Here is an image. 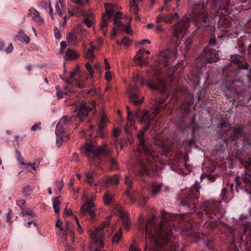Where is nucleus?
<instances>
[{
	"instance_id": "nucleus-1",
	"label": "nucleus",
	"mask_w": 251,
	"mask_h": 251,
	"mask_svg": "<svg viewBox=\"0 0 251 251\" xmlns=\"http://www.w3.org/2000/svg\"><path fill=\"white\" fill-rule=\"evenodd\" d=\"M126 109L127 119H133L135 117L139 120L141 125L145 126L137 134L139 142L137 151L140 153H142L145 156L146 162L144 161L140 162L141 174L142 175H147L150 169L152 168L151 166L153 161L161 162L163 160L164 157L167 156L169 151L168 139L165 136L164 133L157 134L154 138L156 151L151 150L145 141L144 132L153 122V118L147 111L141 112L140 109H137L135 113H133L130 110L128 106H126Z\"/></svg>"
},
{
	"instance_id": "nucleus-2",
	"label": "nucleus",
	"mask_w": 251,
	"mask_h": 251,
	"mask_svg": "<svg viewBox=\"0 0 251 251\" xmlns=\"http://www.w3.org/2000/svg\"><path fill=\"white\" fill-rule=\"evenodd\" d=\"M161 213L162 219L158 228L154 223L156 219L154 215L147 224L146 235L150 243L146 245L145 251L147 249L152 251H161L162 249L176 251L178 248V241L173 233V231L176 230L174 223L176 216L163 211Z\"/></svg>"
},
{
	"instance_id": "nucleus-3",
	"label": "nucleus",
	"mask_w": 251,
	"mask_h": 251,
	"mask_svg": "<svg viewBox=\"0 0 251 251\" xmlns=\"http://www.w3.org/2000/svg\"><path fill=\"white\" fill-rule=\"evenodd\" d=\"M209 0L211 5L210 15L212 16V20L210 19L206 12L207 2L201 0L192 9L196 26L198 28H209L211 34L215 30L214 23L216 22L220 28H229L231 25V19L226 17L225 14L230 13L228 9L230 0Z\"/></svg>"
},
{
	"instance_id": "nucleus-4",
	"label": "nucleus",
	"mask_w": 251,
	"mask_h": 251,
	"mask_svg": "<svg viewBox=\"0 0 251 251\" xmlns=\"http://www.w3.org/2000/svg\"><path fill=\"white\" fill-rule=\"evenodd\" d=\"M82 152L84 155L92 160L94 159L95 158H98L100 156H109V161L110 164L109 171L116 170L118 169L116 160L110 156L112 151L109 149H107L105 146H101L97 148L91 143H86L84 148L82 149Z\"/></svg>"
},
{
	"instance_id": "nucleus-5",
	"label": "nucleus",
	"mask_w": 251,
	"mask_h": 251,
	"mask_svg": "<svg viewBox=\"0 0 251 251\" xmlns=\"http://www.w3.org/2000/svg\"><path fill=\"white\" fill-rule=\"evenodd\" d=\"M200 188L199 183L196 181L191 188L184 190L181 195V199L179 204L185 207L190 213L196 211L199 203Z\"/></svg>"
},
{
	"instance_id": "nucleus-6",
	"label": "nucleus",
	"mask_w": 251,
	"mask_h": 251,
	"mask_svg": "<svg viewBox=\"0 0 251 251\" xmlns=\"http://www.w3.org/2000/svg\"><path fill=\"white\" fill-rule=\"evenodd\" d=\"M226 136L225 138L235 140L236 146L239 147L238 140L241 141L244 149H251V132L246 133L244 132V126L236 125L235 126H230L226 132Z\"/></svg>"
},
{
	"instance_id": "nucleus-7",
	"label": "nucleus",
	"mask_w": 251,
	"mask_h": 251,
	"mask_svg": "<svg viewBox=\"0 0 251 251\" xmlns=\"http://www.w3.org/2000/svg\"><path fill=\"white\" fill-rule=\"evenodd\" d=\"M133 82L134 83V85L132 87H130L128 91L129 95V99L131 102H132L134 105H140L143 102V98L141 97L139 95L138 88L137 87V84L139 83L140 84L143 85L144 83H146L148 87L151 89L153 88V86L150 82L147 81L144 82L142 78L138 74L133 76Z\"/></svg>"
},
{
	"instance_id": "nucleus-8",
	"label": "nucleus",
	"mask_w": 251,
	"mask_h": 251,
	"mask_svg": "<svg viewBox=\"0 0 251 251\" xmlns=\"http://www.w3.org/2000/svg\"><path fill=\"white\" fill-rule=\"evenodd\" d=\"M245 170L241 176L236 178L237 186H239L246 193L251 194V159L249 160L244 164Z\"/></svg>"
},
{
	"instance_id": "nucleus-9",
	"label": "nucleus",
	"mask_w": 251,
	"mask_h": 251,
	"mask_svg": "<svg viewBox=\"0 0 251 251\" xmlns=\"http://www.w3.org/2000/svg\"><path fill=\"white\" fill-rule=\"evenodd\" d=\"M203 211L201 214H204L207 217L212 219H220V217L217 215L223 214V209L221 206V201L214 200L205 201L203 204Z\"/></svg>"
},
{
	"instance_id": "nucleus-10",
	"label": "nucleus",
	"mask_w": 251,
	"mask_h": 251,
	"mask_svg": "<svg viewBox=\"0 0 251 251\" xmlns=\"http://www.w3.org/2000/svg\"><path fill=\"white\" fill-rule=\"evenodd\" d=\"M106 13L102 15V21L100 23V28L104 35L106 33L107 26L110 19L112 17L114 10L113 9H108V7L111 8V5L109 3L105 4Z\"/></svg>"
},
{
	"instance_id": "nucleus-11",
	"label": "nucleus",
	"mask_w": 251,
	"mask_h": 251,
	"mask_svg": "<svg viewBox=\"0 0 251 251\" xmlns=\"http://www.w3.org/2000/svg\"><path fill=\"white\" fill-rule=\"evenodd\" d=\"M200 58L209 63L215 62L219 59L218 54L216 50L208 48L204 50L200 55Z\"/></svg>"
},
{
	"instance_id": "nucleus-12",
	"label": "nucleus",
	"mask_w": 251,
	"mask_h": 251,
	"mask_svg": "<svg viewBox=\"0 0 251 251\" xmlns=\"http://www.w3.org/2000/svg\"><path fill=\"white\" fill-rule=\"evenodd\" d=\"M181 112V117L176 122V126L180 129L184 130L185 128L186 119L190 112L189 105H182L179 107Z\"/></svg>"
},
{
	"instance_id": "nucleus-13",
	"label": "nucleus",
	"mask_w": 251,
	"mask_h": 251,
	"mask_svg": "<svg viewBox=\"0 0 251 251\" xmlns=\"http://www.w3.org/2000/svg\"><path fill=\"white\" fill-rule=\"evenodd\" d=\"M190 19L184 17L182 20L175 24L173 29V35L177 37L179 33L185 31L188 27Z\"/></svg>"
},
{
	"instance_id": "nucleus-14",
	"label": "nucleus",
	"mask_w": 251,
	"mask_h": 251,
	"mask_svg": "<svg viewBox=\"0 0 251 251\" xmlns=\"http://www.w3.org/2000/svg\"><path fill=\"white\" fill-rule=\"evenodd\" d=\"M92 110V108L87 106L85 102H82L75 107V111L77 113L76 117L79 118V120L83 121L88 116L89 112Z\"/></svg>"
},
{
	"instance_id": "nucleus-15",
	"label": "nucleus",
	"mask_w": 251,
	"mask_h": 251,
	"mask_svg": "<svg viewBox=\"0 0 251 251\" xmlns=\"http://www.w3.org/2000/svg\"><path fill=\"white\" fill-rule=\"evenodd\" d=\"M94 207V203L93 202L87 201L80 209V216L83 217L89 215L91 220H93L96 215L95 211L93 209Z\"/></svg>"
},
{
	"instance_id": "nucleus-16",
	"label": "nucleus",
	"mask_w": 251,
	"mask_h": 251,
	"mask_svg": "<svg viewBox=\"0 0 251 251\" xmlns=\"http://www.w3.org/2000/svg\"><path fill=\"white\" fill-rule=\"evenodd\" d=\"M91 238L94 240L95 243L97 247L103 248L104 247V243L103 239L104 237V234L99 231L98 228L95 230L90 234Z\"/></svg>"
},
{
	"instance_id": "nucleus-17",
	"label": "nucleus",
	"mask_w": 251,
	"mask_h": 251,
	"mask_svg": "<svg viewBox=\"0 0 251 251\" xmlns=\"http://www.w3.org/2000/svg\"><path fill=\"white\" fill-rule=\"evenodd\" d=\"M125 183L127 186V188L125 193V195L129 198L131 203H133L135 201V199L133 198V194L130 192V189L132 188L133 184L131 178L127 176H126Z\"/></svg>"
},
{
	"instance_id": "nucleus-18",
	"label": "nucleus",
	"mask_w": 251,
	"mask_h": 251,
	"mask_svg": "<svg viewBox=\"0 0 251 251\" xmlns=\"http://www.w3.org/2000/svg\"><path fill=\"white\" fill-rule=\"evenodd\" d=\"M162 56L166 59L167 63L171 62L176 57L177 49L166 50L162 53Z\"/></svg>"
},
{
	"instance_id": "nucleus-19",
	"label": "nucleus",
	"mask_w": 251,
	"mask_h": 251,
	"mask_svg": "<svg viewBox=\"0 0 251 251\" xmlns=\"http://www.w3.org/2000/svg\"><path fill=\"white\" fill-rule=\"evenodd\" d=\"M118 212L120 214V219L122 221L124 228L128 230L130 228L128 213L124 212L122 209H119Z\"/></svg>"
},
{
	"instance_id": "nucleus-20",
	"label": "nucleus",
	"mask_w": 251,
	"mask_h": 251,
	"mask_svg": "<svg viewBox=\"0 0 251 251\" xmlns=\"http://www.w3.org/2000/svg\"><path fill=\"white\" fill-rule=\"evenodd\" d=\"M29 15L32 17V20L35 22L40 23L43 22V19L40 16L39 13L34 8H30L29 10Z\"/></svg>"
},
{
	"instance_id": "nucleus-21",
	"label": "nucleus",
	"mask_w": 251,
	"mask_h": 251,
	"mask_svg": "<svg viewBox=\"0 0 251 251\" xmlns=\"http://www.w3.org/2000/svg\"><path fill=\"white\" fill-rule=\"evenodd\" d=\"M104 183L108 185H117L119 183V179L117 175L113 176H105L103 179Z\"/></svg>"
},
{
	"instance_id": "nucleus-22",
	"label": "nucleus",
	"mask_w": 251,
	"mask_h": 251,
	"mask_svg": "<svg viewBox=\"0 0 251 251\" xmlns=\"http://www.w3.org/2000/svg\"><path fill=\"white\" fill-rule=\"evenodd\" d=\"M134 61L137 65L141 67L148 64L147 58H144L143 55H136L134 57Z\"/></svg>"
},
{
	"instance_id": "nucleus-23",
	"label": "nucleus",
	"mask_w": 251,
	"mask_h": 251,
	"mask_svg": "<svg viewBox=\"0 0 251 251\" xmlns=\"http://www.w3.org/2000/svg\"><path fill=\"white\" fill-rule=\"evenodd\" d=\"M134 124L135 122L133 120V119H127V124L125 126L124 130L125 133L127 134L130 135L131 132L129 130V128L133 127L134 128Z\"/></svg>"
},
{
	"instance_id": "nucleus-24",
	"label": "nucleus",
	"mask_w": 251,
	"mask_h": 251,
	"mask_svg": "<svg viewBox=\"0 0 251 251\" xmlns=\"http://www.w3.org/2000/svg\"><path fill=\"white\" fill-rule=\"evenodd\" d=\"M77 56V54L73 50L68 49L65 52V59L66 60L75 59Z\"/></svg>"
},
{
	"instance_id": "nucleus-25",
	"label": "nucleus",
	"mask_w": 251,
	"mask_h": 251,
	"mask_svg": "<svg viewBox=\"0 0 251 251\" xmlns=\"http://www.w3.org/2000/svg\"><path fill=\"white\" fill-rule=\"evenodd\" d=\"M162 186L161 183H153L151 186V192L153 196L157 195L160 191Z\"/></svg>"
},
{
	"instance_id": "nucleus-26",
	"label": "nucleus",
	"mask_w": 251,
	"mask_h": 251,
	"mask_svg": "<svg viewBox=\"0 0 251 251\" xmlns=\"http://www.w3.org/2000/svg\"><path fill=\"white\" fill-rule=\"evenodd\" d=\"M60 196L54 198L53 201V207L55 213L56 214H59L60 212L59 205L61 204V202L59 200Z\"/></svg>"
},
{
	"instance_id": "nucleus-27",
	"label": "nucleus",
	"mask_w": 251,
	"mask_h": 251,
	"mask_svg": "<svg viewBox=\"0 0 251 251\" xmlns=\"http://www.w3.org/2000/svg\"><path fill=\"white\" fill-rule=\"evenodd\" d=\"M177 16L176 13L170 15H163V21L166 23H171L176 17Z\"/></svg>"
},
{
	"instance_id": "nucleus-28",
	"label": "nucleus",
	"mask_w": 251,
	"mask_h": 251,
	"mask_svg": "<svg viewBox=\"0 0 251 251\" xmlns=\"http://www.w3.org/2000/svg\"><path fill=\"white\" fill-rule=\"evenodd\" d=\"M77 36L74 32H70L67 35V40L69 43L75 44Z\"/></svg>"
},
{
	"instance_id": "nucleus-29",
	"label": "nucleus",
	"mask_w": 251,
	"mask_h": 251,
	"mask_svg": "<svg viewBox=\"0 0 251 251\" xmlns=\"http://www.w3.org/2000/svg\"><path fill=\"white\" fill-rule=\"evenodd\" d=\"M105 124H106V122H105V120L103 119H101L100 123L99 124L98 130L97 132V133L99 135H101L103 134V129L104 128Z\"/></svg>"
},
{
	"instance_id": "nucleus-30",
	"label": "nucleus",
	"mask_w": 251,
	"mask_h": 251,
	"mask_svg": "<svg viewBox=\"0 0 251 251\" xmlns=\"http://www.w3.org/2000/svg\"><path fill=\"white\" fill-rule=\"evenodd\" d=\"M122 238V232L121 228H120L119 231L116 233L113 237L112 242L118 243L119 241Z\"/></svg>"
},
{
	"instance_id": "nucleus-31",
	"label": "nucleus",
	"mask_w": 251,
	"mask_h": 251,
	"mask_svg": "<svg viewBox=\"0 0 251 251\" xmlns=\"http://www.w3.org/2000/svg\"><path fill=\"white\" fill-rule=\"evenodd\" d=\"M85 176H86V181L90 184H92L94 182L93 179V174L89 172L85 173Z\"/></svg>"
},
{
	"instance_id": "nucleus-32",
	"label": "nucleus",
	"mask_w": 251,
	"mask_h": 251,
	"mask_svg": "<svg viewBox=\"0 0 251 251\" xmlns=\"http://www.w3.org/2000/svg\"><path fill=\"white\" fill-rule=\"evenodd\" d=\"M12 210L11 209H9L8 210L7 212L6 213V218H5V221L7 223H8L10 224V225L12 224V221L11 220V219L12 218Z\"/></svg>"
},
{
	"instance_id": "nucleus-33",
	"label": "nucleus",
	"mask_w": 251,
	"mask_h": 251,
	"mask_svg": "<svg viewBox=\"0 0 251 251\" xmlns=\"http://www.w3.org/2000/svg\"><path fill=\"white\" fill-rule=\"evenodd\" d=\"M16 154L17 156V159L20 163L22 165H25L24 161V158L22 155L21 152H20L17 149L16 150Z\"/></svg>"
},
{
	"instance_id": "nucleus-34",
	"label": "nucleus",
	"mask_w": 251,
	"mask_h": 251,
	"mask_svg": "<svg viewBox=\"0 0 251 251\" xmlns=\"http://www.w3.org/2000/svg\"><path fill=\"white\" fill-rule=\"evenodd\" d=\"M194 36L192 35L190 36L187 39H185L184 41V43L185 45V49H189L190 46L192 43L193 40Z\"/></svg>"
},
{
	"instance_id": "nucleus-35",
	"label": "nucleus",
	"mask_w": 251,
	"mask_h": 251,
	"mask_svg": "<svg viewBox=\"0 0 251 251\" xmlns=\"http://www.w3.org/2000/svg\"><path fill=\"white\" fill-rule=\"evenodd\" d=\"M117 44L119 45H124L125 46H128L131 44V42L130 40L127 38H124L122 39L120 43L119 42H117Z\"/></svg>"
},
{
	"instance_id": "nucleus-36",
	"label": "nucleus",
	"mask_w": 251,
	"mask_h": 251,
	"mask_svg": "<svg viewBox=\"0 0 251 251\" xmlns=\"http://www.w3.org/2000/svg\"><path fill=\"white\" fill-rule=\"evenodd\" d=\"M71 121V119L69 117L67 116L63 117L60 120L59 124L61 125H66L68 124Z\"/></svg>"
},
{
	"instance_id": "nucleus-37",
	"label": "nucleus",
	"mask_w": 251,
	"mask_h": 251,
	"mask_svg": "<svg viewBox=\"0 0 251 251\" xmlns=\"http://www.w3.org/2000/svg\"><path fill=\"white\" fill-rule=\"evenodd\" d=\"M55 90L56 91V96L58 99H61L63 97V93L62 91L61 90L60 86L59 85L56 86Z\"/></svg>"
},
{
	"instance_id": "nucleus-38",
	"label": "nucleus",
	"mask_w": 251,
	"mask_h": 251,
	"mask_svg": "<svg viewBox=\"0 0 251 251\" xmlns=\"http://www.w3.org/2000/svg\"><path fill=\"white\" fill-rule=\"evenodd\" d=\"M95 47L91 46V49H88L86 53V57L89 58H92L94 56V52L93 50Z\"/></svg>"
},
{
	"instance_id": "nucleus-39",
	"label": "nucleus",
	"mask_w": 251,
	"mask_h": 251,
	"mask_svg": "<svg viewBox=\"0 0 251 251\" xmlns=\"http://www.w3.org/2000/svg\"><path fill=\"white\" fill-rule=\"evenodd\" d=\"M32 190V188H31L29 185H26L23 188V192L26 196H27L29 193Z\"/></svg>"
},
{
	"instance_id": "nucleus-40",
	"label": "nucleus",
	"mask_w": 251,
	"mask_h": 251,
	"mask_svg": "<svg viewBox=\"0 0 251 251\" xmlns=\"http://www.w3.org/2000/svg\"><path fill=\"white\" fill-rule=\"evenodd\" d=\"M112 197L109 195L107 193H106L103 196V202L105 204H108L112 201Z\"/></svg>"
},
{
	"instance_id": "nucleus-41",
	"label": "nucleus",
	"mask_w": 251,
	"mask_h": 251,
	"mask_svg": "<svg viewBox=\"0 0 251 251\" xmlns=\"http://www.w3.org/2000/svg\"><path fill=\"white\" fill-rule=\"evenodd\" d=\"M22 213L24 215H30L32 217L36 216L35 214L34 211L30 209H27L26 210H24V209L22 210Z\"/></svg>"
},
{
	"instance_id": "nucleus-42",
	"label": "nucleus",
	"mask_w": 251,
	"mask_h": 251,
	"mask_svg": "<svg viewBox=\"0 0 251 251\" xmlns=\"http://www.w3.org/2000/svg\"><path fill=\"white\" fill-rule=\"evenodd\" d=\"M64 230H65L66 232H68L69 233H70V232L73 231V229L71 227V226L68 222H66L65 223V227L64 228Z\"/></svg>"
},
{
	"instance_id": "nucleus-43",
	"label": "nucleus",
	"mask_w": 251,
	"mask_h": 251,
	"mask_svg": "<svg viewBox=\"0 0 251 251\" xmlns=\"http://www.w3.org/2000/svg\"><path fill=\"white\" fill-rule=\"evenodd\" d=\"M41 123H39L38 124H34L32 127H31V130L32 131H37L39 130H40L41 128Z\"/></svg>"
},
{
	"instance_id": "nucleus-44",
	"label": "nucleus",
	"mask_w": 251,
	"mask_h": 251,
	"mask_svg": "<svg viewBox=\"0 0 251 251\" xmlns=\"http://www.w3.org/2000/svg\"><path fill=\"white\" fill-rule=\"evenodd\" d=\"M54 32L55 37L57 39H60L61 38V34L57 27L54 28Z\"/></svg>"
},
{
	"instance_id": "nucleus-45",
	"label": "nucleus",
	"mask_w": 251,
	"mask_h": 251,
	"mask_svg": "<svg viewBox=\"0 0 251 251\" xmlns=\"http://www.w3.org/2000/svg\"><path fill=\"white\" fill-rule=\"evenodd\" d=\"M25 202H26V201L25 200H19V201H17V204L20 207V209L21 210H23V208L22 206L24 205L25 204Z\"/></svg>"
},
{
	"instance_id": "nucleus-46",
	"label": "nucleus",
	"mask_w": 251,
	"mask_h": 251,
	"mask_svg": "<svg viewBox=\"0 0 251 251\" xmlns=\"http://www.w3.org/2000/svg\"><path fill=\"white\" fill-rule=\"evenodd\" d=\"M19 36H21L22 35H23L24 37H23V41L25 42L26 43H28L30 42V38L29 37L25 35L24 33L23 32H20L19 33Z\"/></svg>"
},
{
	"instance_id": "nucleus-47",
	"label": "nucleus",
	"mask_w": 251,
	"mask_h": 251,
	"mask_svg": "<svg viewBox=\"0 0 251 251\" xmlns=\"http://www.w3.org/2000/svg\"><path fill=\"white\" fill-rule=\"evenodd\" d=\"M109 225V222H106L105 223H103L102 225H101V226L99 227H97V228H98L99 231H100V232H101L102 230L104 229V228L106 226H108Z\"/></svg>"
},
{
	"instance_id": "nucleus-48",
	"label": "nucleus",
	"mask_w": 251,
	"mask_h": 251,
	"mask_svg": "<svg viewBox=\"0 0 251 251\" xmlns=\"http://www.w3.org/2000/svg\"><path fill=\"white\" fill-rule=\"evenodd\" d=\"M49 4L48 6H49V9H50L49 14L50 15L51 19H54V16L53 13V9L51 8V3H50V0H49Z\"/></svg>"
},
{
	"instance_id": "nucleus-49",
	"label": "nucleus",
	"mask_w": 251,
	"mask_h": 251,
	"mask_svg": "<svg viewBox=\"0 0 251 251\" xmlns=\"http://www.w3.org/2000/svg\"><path fill=\"white\" fill-rule=\"evenodd\" d=\"M63 225V222L62 221H57V222L56 223L55 226L59 228L60 230L61 231H64V228L62 227Z\"/></svg>"
},
{
	"instance_id": "nucleus-50",
	"label": "nucleus",
	"mask_w": 251,
	"mask_h": 251,
	"mask_svg": "<svg viewBox=\"0 0 251 251\" xmlns=\"http://www.w3.org/2000/svg\"><path fill=\"white\" fill-rule=\"evenodd\" d=\"M209 45L211 46H214L216 45V39L215 37L210 39Z\"/></svg>"
},
{
	"instance_id": "nucleus-51",
	"label": "nucleus",
	"mask_w": 251,
	"mask_h": 251,
	"mask_svg": "<svg viewBox=\"0 0 251 251\" xmlns=\"http://www.w3.org/2000/svg\"><path fill=\"white\" fill-rule=\"evenodd\" d=\"M13 50V45L12 43H10L9 44V46H8V47L6 48L5 49H4V50L6 51V52L7 53H10L11 52L12 50Z\"/></svg>"
},
{
	"instance_id": "nucleus-52",
	"label": "nucleus",
	"mask_w": 251,
	"mask_h": 251,
	"mask_svg": "<svg viewBox=\"0 0 251 251\" xmlns=\"http://www.w3.org/2000/svg\"><path fill=\"white\" fill-rule=\"evenodd\" d=\"M73 2L75 3L76 4L83 6L84 5V3L82 0H71Z\"/></svg>"
},
{
	"instance_id": "nucleus-53",
	"label": "nucleus",
	"mask_w": 251,
	"mask_h": 251,
	"mask_svg": "<svg viewBox=\"0 0 251 251\" xmlns=\"http://www.w3.org/2000/svg\"><path fill=\"white\" fill-rule=\"evenodd\" d=\"M58 1L61 5V7L62 10L64 11H66V4H65L64 0H58Z\"/></svg>"
},
{
	"instance_id": "nucleus-54",
	"label": "nucleus",
	"mask_w": 251,
	"mask_h": 251,
	"mask_svg": "<svg viewBox=\"0 0 251 251\" xmlns=\"http://www.w3.org/2000/svg\"><path fill=\"white\" fill-rule=\"evenodd\" d=\"M78 71H79V68L77 67L75 68V71L71 72V73L70 74V76H69V78H70V79L73 78L75 77V75L76 73L77 72H78Z\"/></svg>"
},
{
	"instance_id": "nucleus-55",
	"label": "nucleus",
	"mask_w": 251,
	"mask_h": 251,
	"mask_svg": "<svg viewBox=\"0 0 251 251\" xmlns=\"http://www.w3.org/2000/svg\"><path fill=\"white\" fill-rule=\"evenodd\" d=\"M84 23L87 25L88 27H91L92 25V21L88 18H85L84 20Z\"/></svg>"
},
{
	"instance_id": "nucleus-56",
	"label": "nucleus",
	"mask_w": 251,
	"mask_h": 251,
	"mask_svg": "<svg viewBox=\"0 0 251 251\" xmlns=\"http://www.w3.org/2000/svg\"><path fill=\"white\" fill-rule=\"evenodd\" d=\"M112 78V74L110 72H106L105 74V78L106 80L109 81Z\"/></svg>"
},
{
	"instance_id": "nucleus-57",
	"label": "nucleus",
	"mask_w": 251,
	"mask_h": 251,
	"mask_svg": "<svg viewBox=\"0 0 251 251\" xmlns=\"http://www.w3.org/2000/svg\"><path fill=\"white\" fill-rule=\"evenodd\" d=\"M115 19H121L122 18V13L120 11L117 12L114 15Z\"/></svg>"
},
{
	"instance_id": "nucleus-58",
	"label": "nucleus",
	"mask_w": 251,
	"mask_h": 251,
	"mask_svg": "<svg viewBox=\"0 0 251 251\" xmlns=\"http://www.w3.org/2000/svg\"><path fill=\"white\" fill-rule=\"evenodd\" d=\"M86 69L91 74V75L93 74V71L91 68L90 64L87 63L85 64Z\"/></svg>"
},
{
	"instance_id": "nucleus-59",
	"label": "nucleus",
	"mask_w": 251,
	"mask_h": 251,
	"mask_svg": "<svg viewBox=\"0 0 251 251\" xmlns=\"http://www.w3.org/2000/svg\"><path fill=\"white\" fill-rule=\"evenodd\" d=\"M206 246L208 250L213 249V243L211 241H208L207 243H206Z\"/></svg>"
},
{
	"instance_id": "nucleus-60",
	"label": "nucleus",
	"mask_w": 251,
	"mask_h": 251,
	"mask_svg": "<svg viewBox=\"0 0 251 251\" xmlns=\"http://www.w3.org/2000/svg\"><path fill=\"white\" fill-rule=\"evenodd\" d=\"M114 24L116 25H117L119 27L122 26L123 25V26H125V25L123 24L122 21H119V20H117V19H114Z\"/></svg>"
},
{
	"instance_id": "nucleus-61",
	"label": "nucleus",
	"mask_w": 251,
	"mask_h": 251,
	"mask_svg": "<svg viewBox=\"0 0 251 251\" xmlns=\"http://www.w3.org/2000/svg\"><path fill=\"white\" fill-rule=\"evenodd\" d=\"M78 159V154L75 152L73 153L71 161H74V162H76V161H77Z\"/></svg>"
},
{
	"instance_id": "nucleus-62",
	"label": "nucleus",
	"mask_w": 251,
	"mask_h": 251,
	"mask_svg": "<svg viewBox=\"0 0 251 251\" xmlns=\"http://www.w3.org/2000/svg\"><path fill=\"white\" fill-rule=\"evenodd\" d=\"M60 46H61V52H62L64 51V50L66 48L67 44L66 42L63 41L61 42L60 43Z\"/></svg>"
},
{
	"instance_id": "nucleus-63",
	"label": "nucleus",
	"mask_w": 251,
	"mask_h": 251,
	"mask_svg": "<svg viewBox=\"0 0 251 251\" xmlns=\"http://www.w3.org/2000/svg\"><path fill=\"white\" fill-rule=\"evenodd\" d=\"M64 214L68 216H71L73 214V212L70 209H68L66 207L64 209Z\"/></svg>"
},
{
	"instance_id": "nucleus-64",
	"label": "nucleus",
	"mask_w": 251,
	"mask_h": 251,
	"mask_svg": "<svg viewBox=\"0 0 251 251\" xmlns=\"http://www.w3.org/2000/svg\"><path fill=\"white\" fill-rule=\"evenodd\" d=\"M244 226L245 227L246 230H249L251 231V224L250 222H245V223L244 224Z\"/></svg>"
}]
</instances>
